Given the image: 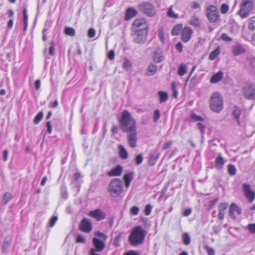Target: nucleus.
Masks as SVG:
<instances>
[{"label":"nucleus","instance_id":"f257e3e1","mask_svg":"<svg viewBox=\"0 0 255 255\" xmlns=\"http://www.w3.org/2000/svg\"><path fill=\"white\" fill-rule=\"evenodd\" d=\"M119 122L121 128L124 132L136 129L135 121L127 110L123 111L121 117L119 118Z\"/></svg>","mask_w":255,"mask_h":255},{"label":"nucleus","instance_id":"f03ea898","mask_svg":"<svg viewBox=\"0 0 255 255\" xmlns=\"http://www.w3.org/2000/svg\"><path fill=\"white\" fill-rule=\"evenodd\" d=\"M146 235V231L142 229L141 226L135 227L131 232L128 241L132 246H138L141 244Z\"/></svg>","mask_w":255,"mask_h":255},{"label":"nucleus","instance_id":"7ed1b4c3","mask_svg":"<svg viewBox=\"0 0 255 255\" xmlns=\"http://www.w3.org/2000/svg\"><path fill=\"white\" fill-rule=\"evenodd\" d=\"M210 107L215 113H220L223 109V99L221 94L214 92L210 97Z\"/></svg>","mask_w":255,"mask_h":255},{"label":"nucleus","instance_id":"20e7f679","mask_svg":"<svg viewBox=\"0 0 255 255\" xmlns=\"http://www.w3.org/2000/svg\"><path fill=\"white\" fill-rule=\"evenodd\" d=\"M123 190V182L120 179H113L109 185L108 191L112 197H118L122 194Z\"/></svg>","mask_w":255,"mask_h":255},{"label":"nucleus","instance_id":"39448f33","mask_svg":"<svg viewBox=\"0 0 255 255\" xmlns=\"http://www.w3.org/2000/svg\"><path fill=\"white\" fill-rule=\"evenodd\" d=\"M253 7V0H243L240 4V8L237 13L242 18H246L249 16Z\"/></svg>","mask_w":255,"mask_h":255},{"label":"nucleus","instance_id":"423d86ee","mask_svg":"<svg viewBox=\"0 0 255 255\" xmlns=\"http://www.w3.org/2000/svg\"><path fill=\"white\" fill-rule=\"evenodd\" d=\"M138 9L145 15L153 17L156 14V10L153 4L148 1H142L138 4Z\"/></svg>","mask_w":255,"mask_h":255},{"label":"nucleus","instance_id":"0eeeda50","mask_svg":"<svg viewBox=\"0 0 255 255\" xmlns=\"http://www.w3.org/2000/svg\"><path fill=\"white\" fill-rule=\"evenodd\" d=\"M207 17L211 22H216L219 19V14L217 8L213 5H209L206 9Z\"/></svg>","mask_w":255,"mask_h":255},{"label":"nucleus","instance_id":"6e6552de","mask_svg":"<svg viewBox=\"0 0 255 255\" xmlns=\"http://www.w3.org/2000/svg\"><path fill=\"white\" fill-rule=\"evenodd\" d=\"M134 31H145L148 32V24L144 18L137 19L133 24Z\"/></svg>","mask_w":255,"mask_h":255},{"label":"nucleus","instance_id":"1a4fd4ad","mask_svg":"<svg viewBox=\"0 0 255 255\" xmlns=\"http://www.w3.org/2000/svg\"><path fill=\"white\" fill-rule=\"evenodd\" d=\"M243 94L248 99H255V86L251 84H247L243 88Z\"/></svg>","mask_w":255,"mask_h":255},{"label":"nucleus","instance_id":"9d476101","mask_svg":"<svg viewBox=\"0 0 255 255\" xmlns=\"http://www.w3.org/2000/svg\"><path fill=\"white\" fill-rule=\"evenodd\" d=\"M147 32L145 31H134L133 39L138 44H143L146 41Z\"/></svg>","mask_w":255,"mask_h":255},{"label":"nucleus","instance_id":"9b49d317","mask_svg":"<svg viewBox=\"0 0 255 255\" xmlns=\"http://www.w3.org/2000/svg\"><path fill=\"white\" fill-rule=\"evenodd\" d=\"M80 230L85 233H89L93 229L91 222L87 218H84L79 224Z\"/></svg>","mask_w":255,"mask_h":255},{"label":"nucleus","instance_id":"f8f14e48","mask_svg":"<svg viewBox=\"0 0 255 255\" xmlns=\"http://www.w3.org/2000/svg\"><path fill=\"white\" fill-rule=\"evenodd\" d=\"M242 187L246 198L250 203L253 202L255 198V193L251 190L250 186L247 183H244Z\"/></svg>","mask_w":255,"mask_h":255},{"label":"nucleus","instance_id":"ddd939ff","mask_svg":"<svg viewBox=\"0 0 255 255\" xmlns=\"http://www.w3.org/2000/svg\"><path fill=\"white\" fill-rule=\"evenodd\" d=\"M127 132L128 133L127 138L129 145L132 148L135 147L136 145L137 140L136 129L133 130V131H129Z\"/></svg>","mask_w":255,"mask_h":255},{"label":"nucleus","instance_id":"4468645a","mask_svg":"<svg viewBox=\"0 0 255 255\" xmlns=\"http://www.w3.org/2000/svg\"><path fill=\"white\" fill-rule=\"evenodd\" d=\"M89 215L96 219L97 221H101L103 220L106 217L105 213L99 209L90 211L89 212Z\"/></svg>","mask_w":255,"mask_h":255},{"label":"nucleus","instance_id":"2eb2a0df","mask_svg":"<svg viewBox=\"0 0 255 255\" xmlns=\"http://www.w3.org/2000/svg\"><path fill=\"white\" fill-rule=\"evenodd\" d=\"M241 214V209L235 203H232L229 208V214L231 218L235 219L237 215Z\"/></svg>","mask_w":255,"mask_h":255},{"label":"nucleus","instance_id":"dca6fc26","mask_svg":"<svg viewBox=\"0 0 255 255\" xmlns=\"http://www.w3.org/2000/svg\"><path fill=\"white\" fill-rule=\"evenodd\" d=\"M93 243L95 247V250L96 252H101L105 248V241H101L97 238L93 239Z\"/></svg>","mask_w":255,"mask_h":255},{"label":"nucleus","instance_id":"f3484780","mask_svg":"<svg viewBox=\"0 0 255 255\" xmlns=\"http://www.w3.org/2000/svg\"><path fill=\"white\" fill-rule=\"evenodd\" d=\"M193 33L192 30L189 27H185L182 32V40L184 42H187L190 39Z\"/></svg>","mask_w":255,"mask_h":255},{"label":"nucleus","instance_id":"a211bd4d","mask_svg":"<svg viewBox=\"0 0 255 255\" xmlns=\"http://www.w3.org/2000/svg\"><path fill=\"white\" fill-rule=\"evenodd\" d=\"M152 59L155 63H158L164 61L165 57L163 55V52L161 50H157L153 53Z\"/></svg>","mask_w":255,"mask_h":255},{"label":"nucleus","instance_id":"6ab92c4d","mask_svg":"<svg viewBox=\"0 0 255 255\" xmlns=\"http://www.w3.org/2000/svg\"><path fill=\"white\" fill-rule=\"evenodd\" d=\"M228 204L226 202L221 203L218 207V219L220 220H223L224 218L225 211L227 209Z\"/></svg>","mask_w":255,"mask_h":255},{"label":"nucleus","instance_id":"aec40b11","mask_svg":"<svg viewBox=\"0 0 255 255\" xmlns=\"http://www.w3.org/2000/svg\"><path fill=\"white\" fill-rule=\"evenodd\" d=\"M123 172V167L120 165H118L115 168H112L108 173L109 176H119L122 174Z\"/></svg>","mask_w":255,"mask_h":255},{"label":"nucleus","instance_id":"412c9836","mask_svg":"<svg viewBox=\"0 0 255 255\" xmlns=\"http://www.w3.org/2000/svg\"><path fill=\"white\" fill-rule=\"evenodd\" d=\"M224 77V73L222 71H219L217 73L213 75L211 77L210 82L212 84H216L220 82Z\"/></svg>","mask_w":255,"mask_h":255},{"label":"nucleus","instance_id":"4be33fe9","mask_svg":"<svg viewBox=\"0 0 255 255\" xmlns=\"http://www.w3.org/2000/svg\"><path fill=\"white\" fill-rule=\"evenodd\" d=\"M245 52V49L241 44H236L233 47V53L235 56L241 55L244 53Z\"/></svg>","mask_w":255,"mask_h":255},{"label":"nucleus","instance_id":"5701e85b","mask_svg":"<svg viewBox=\"0 0 255 255\" xmlns=\"http://www.w3.org/2000/svg\"><path fill=\"white\" fill-rule=\"evenodd\" d=\"M12 241V238L10 236L6 237L3 243L2 246V253H6L10 246Z\"/></svg>","mask_w":255,"mask_h":255},{"label":"nucleus","instance_id":"b1692460","mask_svg":"<svg viewBox=\"0 0 255 255\" xmlns=\"http://www.w3.org/2000/svg\"><path fill=\"white\" fill-rule=\"evenodd\" d=\"M118 149L120 156L122 159H126L128 158V152L123 145H119Z\"/></svg>","mask_w":255,"mask_h":255},{"label":"nucleus","instance_id":"393cba45","mask_svg":"<svg viewBox=\"0 0 255 255\" xmlns=\"http://www.w3.org/2000/svg\"><path fill=\"white\" fill-rule=\"evenodd\" d=\"M215 167L218 169H221L225 163L224 158L219 154L215 159Z\"/></svg>","mask_w":255,"mask_h":255},{"label":"nucleus","instance_id":"a878e982","mask_svg":"<svg viewBox=\"0 0 255 255\" xmlns=\"http://www.w3.org/2000/svg\"><path fill=\"white\" fill-rule=\"evenodd\" d=\"M133 178V173L129 172L126 174L124 176V180L125 182V185L127 188H128L130 184V182Z\"/></svg>","mask_w":255,"mask_h":255},{"label":"nucleus","instance_id":"bb28decb","mask_svg":"<svg viewBox=\"0 0 255 255\" xmlns=\"http://www.w3.org/2000/svg\"><path fill=\"white\" fill-rule=\"evenodd\" d=\"M240 114L241 110L237 107H234V109L232 111V115L234 117L235 119L239 125L240 124L239 119Z\"/></svg>","mask_w":255,"mask_h":255},{"label":"nucleus","instance_id":"cd10ccee","mask_svg":"<svg viewBox=\"0 0 255 255\" xmlns=\"http://www.w3.org/2000/svg\"><path fill=\"white\" fill-rule=\"evenodd\" d=\"M157 66L154 64H150L147 68V75L152 76L154 75L157 71Z\"/></svg>","mask_w":255,"mask_h":255},{"label":"nucleus","instance_id":"c85d7f7f","mask_svg":"<svg viewBox=\"0 0 255 255\" xmlns=\"http://www.w3.org/2000/svg\"><path fill=\"white\" fill-rule=\"evenodd\" d=\"M12 194L9 192H6L3 196L1 204L5 205L12 199Z\"/></svg>","mask_w":255,"mask_h":255},{"label":"nucleus","instance_id":"c756f323","mask_svg":"<svg viewBox=\"0 0 255 255\" xmlns=\"http://www.w3.org/2000/svg\"><path fill=\"white\" fill-rule=\"evenodd\" d=\"M136 14V11L132 8H129L127 10L126 17L127 19H129Z\"/></svg>","mask_w":255,"mask_h":255},{"label":"nucleus","instance_id":"7c9ffc66","mask_svg":"<svg viewBox=\"0 0 255 255\" xmlns=\"http://www.w3.org/2000/svg\"><path fill=\"white\" fill-rule=\"evenodd\" d=\"M220 48L219 46H218L217 48L214 51H213L209 56V59L210 60H215L220 54Z\"/></svg>","mask_w":255,"mask_h":255},{"label":"nucleus","instance_id":"2f4dec72","mask_svg":"<svg viewBox=\"0 0 255 255\" xmlns=\"http://www.w3.org/2000/svg\"><path fill=\"white\" fill-rule=\"evenodd\" d=\"M187 67L185 64H181L178 69V74L180 76H183L186 73Z\"/></svg>","mask_w":255,"mask_h":255},{"label":"nucleus","instance_id":"473e14b6","mask_svg":"<svg viewBox=\"0 0 255 255\" xmlns=\"http://www.w3.org/2000/svg\"><path fill=\"white\" fill-rule=\"evenodd\" d=\"M158 95L159 96L160 103H163L166 101L168 98L167 93L165 92L159 91L158 92Z\"/></svg>","mask_w":255,"mask_h":255},{"label":"nucleus","instance_id":"72a5a7b5","mask_svg":"<svg viewBox=\"0 0 255 255\" xmlns=\"http://www.w3.org/2000/svg\"><path fill=\"white\" fill-rule=\"evenodd\" d=\"M132 66L131 62L127 58H125L123 63V67L127 71H129Z\"/></svg>","mask_w":255,"mask_h":255},{"label":"nucleus","instance_id":"f704fd0d","mask_svg":"<svg viewBox=\"0 0 255 255\" xmlns=\"http://www.w3.org/2000/svg\"><path fill=\"white\" fill-rule=\"evenodd\" d=\"M94 235L95 236V238H97L101 241H106L107 239V237L106 235L99 231L95 232Z\"/></svg>","mask_w":255,"mask_h":255},{"label":"nucleus","instance_id":"c9c22d12","mask_svg":"<svg viewBox=\"0 0 255 255\" xmlns=\"http://www.w3.org/2000/svg\"><path fill=\"white\" fill-rule=\"evenodd\" d=\"M190 23L194 26H197L200 25L199 19L196 16H193L190 20Z\"/></svg>","mask_w":255,"mask_h":255},{"label":"nucleus","instance_id":"e433bc0d","mask_svg":"<svg viewBox=\"0 0 255 255\" xmlns=\"http://www.w3.org/2000/svg\"><path fill=\"white\" fill-rule=\"evenodd\" d=\"M43 117V113L41 111L39 112L35 117L33 122L35 124H38L41 120L42 119Z\"/></svg>","mask_w":255,"mask_h":255},{"label":"nucleus","instance_id":"4c0bfd02","mask_svg":"<svg viewBox=\"0 0 255 255\" xmlns=\"http://www.w3.org/2000/svg\"><path fill=\"white\" fill-rule=\"evenodd\" d=\"M65 33L70 36H74L75 34V31L74 28L67 27L65 28Z\"/></svg>","mask_w":255,"mask_h":255},{"label":"nucleus","instance_id":"58836bf2","mask_svg":"<svg viewBox=\"0 0 255 255\" xmlns=\"http://www.w3.org/2000/svg\"><path fill=\"white\" fill-rule=\"evenodd\" d=\"M158 37L161 42L163 44L165 42L164 33L162 28H160L158 30Z\"/></svg>","mask_w":255,"mask_h":255},{"label":"nucleus","instance_id":"ea45409f","mask_svg":"<svg viewBox=\"0 0 255 255\" xmlns=\"http://www.w3.org/2000/svg\"><path fill=\"white\" fill-rule=\"evenodd\" d=\"M229 174L231 175H235L236 173V168L232 164H229L228 167Z\"/></svg>","mask_w":255,"mask_h":255},{"label":"nucleus","instance_id":"a19ab883","mask_svg":"<svg viewBox=\"0 0 255 255\" xmlns=\"http://www.w3.org/2000/svg\"><path fill=\"white\" fill-rule=\"evenodd\" d=\"M182 240L184 244L185 245H188L191 241L190 236L187 233H184L182 235Z\"/></svg>","mask_w":255,"mask_h":255},{"label":"nucleus","instance_id":"79ce46f5","mask_svg":"<svg viewBox=\"0 0 255 255\" xmlns=\"http://www.w3.org/2000/svg\"><path fill=\"white\" fill-rule=\"evenodd\" d=\"M182 26L178 24L175 25L172 30V34L173 35H177L181 29Z\"/></svg>","mask_w":255,"mask_h":255},{"label":"nucleus","instance_id":"37998d69","mask_svg":"<svg viewBox=\"0 0 255 255\" xmlns=\"http://www.w3.org/2000/svg\"><path fill=\"white\" fill-rule=\"evenodd\" d=\"M190 120L192 122H197L199 121H202V118L201 117L197 116L194 113H192L190 115Z\"/></svg>","mask_w":255,"mask_h":255},{"label":"nucleus","instance_id":"c03bdc74","mask_svg":"<svg viewBox=\"0 0 255 255\" xmlns=\"http://www.w3.org/2000/svg\"><path fill=\"white\" fill-rule=\"evenodd\" d=\"M139 208L136 206H133L130 209V213L132 215H137L139 213Z\"/></svg>","mask_w":255,"mask_h":255},{"label":"nucleus","instance_id":"a18cd8bd","mask_svg":"<svg viewBox=\"0 0 255 255\" xmlns=\"http://www.w3.org/2000/svg\"><path fill=\"white\" fill-rule=\"evenodd\" d=\"M58 220V217L57 216H53L50 219L49 222V226L50 227H52L54 226L55 224Z\"/></svg>","mask_w":255,"mask_h":255},{"label":"nucleus","instance_id":"49530a36","mask_svg":"<svg viewBox=\"0 0 255 255\" xmlns=\"http://www.w3.org/2000/svg\"><path fill=\"white\" fill-rule=\"evenodd\" d=\"M167 15L169 16L170 17L172 18H177L178 15L174 13V11L172 10V6H171L167 12Z\"/></svg>","mask_w":255,"mask_h":255},{"label":"nucleus","instance_id":"de8ad7c7","mask_svg":"<svg viewBox=\"0 0 255 255\" xmlns=\"http://www.w3.org/2000/svg\"><path fill=\"white\" fill-rule=\"evenodd\" d=\"M96 30L94 28H90L88 32V36L90 38H93L96 35Z\"/></svg>","mask_w":255,"mask_h":255},{"label":"nucleus","instance_id":"09e8293b","mask_svg":"<svg viewBox=\"0 0 255 255\" xmlns=\"http://www.w3.org/2000/svg\"><path fill=\"white\" fill-rule=\"evenodd\" d=\"M229 6L227 4H223L221 7V12L223 14H225L229 10Z\"/></svg>","mask_w":255,"mask_h":255},{"label":"nucleus","instance_id":"8fccbe9b","mask_svg":"<svg viewBox=\"0 0 255 255\" xmlns=\"http://www.w3.org/2000/svg\"><path fill=\"white\" fill-rule=\"evenodd\" d=\"M160 116V112L158 110H156L154 112L153 120L154 122H157Z\"/></svg>","mask_w":255,"mask_h":255},{"label":"nucleus","instance_id":"3c124183","mask_svg":"<svg viewBox=\"0 0 255 255\" xmlns=\"http://www.w3.org/2000/svg\"><path fill=\"white\" fill-rule=\"evenodd\" d=\"M135 163L137 165H139L141 164L143 161V157L141 154H138L137 155L136 157L135 158Z\"/></svg>","mask_w":255,"mask_h":255},{"label":"nucleus","instance_id":"603ef678","mask_svg":"<svg viewBox=\"0 0 255 255\" xmlns=\"http://www.w3.org/2000/svg\"><path fill=\"white\" fill-rule=\"evenodd\" d=\"M151 210H152V206L148 204V205H146V206L145 207V209H144L145 214L146 216L149 215L151 214Z\"/></svg>","mask_w":255,"mask_h":255},{"label":"nucleus","instance_id":"864d4df0","mask_svg":"<svg viewBox=\"0 0 255 255\" xmlns=\"http://www.w3.org/2000/svg\"><path fill=\"white\" fill-rule=\"evenodd\" d=\"M49 53L50 55H54L55 54V44L53 41L50 43Z\"/></svg>","mask_w":255,"mask_h":255},{"label":"nucleus","instance_id":"5fc2aeb1","mask_svg":"<svg viewBox=\"0 0 255 255\" xmlns=\"http://www.w3.org/2000/svg\"><path fill=\"white\" fill-rule=\"evenodd\" d=\"M247 227L251 234H255V224H250Z\"/></svg>","mask_w":255,"mask_h":255},{"label":"nucleus","instance_id":"6e6d98bb","mask_svg":"<svg viewBox=\"0 0 255 255\" xmlns=\"http://www.w3.org/2000/svg\"><path fill=\"white\" fill-rule=\"evenodd\" d=\"M76 242L78 243H85V239L83 236L78 235L76 237Z\"/></svg>","mask_w":255,"mask_h":255},{"label":"nucleus","instance_id":"4d7b16f0","mask_svg":"<svg viewBox=\"0 0 255 255\" xmlns=\"http://www.w3.org/2000/svg\"><path fill=\"white\" fill-rule=\"evenodd\" d=\"M221 38L223 40L226 41H231L232 38L230 37L226 33H222L221 35Z\"/></svg>","mask_w":255,"mask_h":255},{"label":"nucleus","instance_id":"13d9d810","mask_svg":"<svg viewBox=\"0 0 255 255\" xmlns=\"http://www.w3.org/2000/svg\"><path fill=\"white\" fill-rule=\"evenodd\" d=\"M172 97L173 98H176L178 95V92L176 90L175 85L174 83L172 84Z\"/></svg>","mask_w":255,"mask_h":255},{"label":"nucleus","instance_id":"bf43d9fd","mask_svg":"<svg viewBox=\"0 0 255 255\" xmlns=\"http://www.w3.org/2000/svg\"><path fill=\"white\" fill-rule=\"evenodd\" d=\"M172 143V142L171 140H168V141H166L163 145L162 149L164 150H165V149L169 148L170 147V146L171 145Z\"/></svg>","mask_w":255,"mask_h":255},{"label":"nucleus","instance_id":"052dcab7","mask_svg":"<svg viewBox=\"0 0 255 255\" xmlns=\"http://www.w3.org/2000/svg\"><path fill=\"white\" fill-rule=\"evenodd\" d=\"M197 127L200 129L202 134H203L205 132V126L202 124L198 123L197 124Z\"/></svg>","mask_w":255,"mask_h":255},{"label":"nucleus","instance_id":"680f3d73","mask_svg":"<svg viewBox=\"0 0 255 255\" xmlns=\"http://www.w3.org/2000/svg\"><path fill=\"white\" fill-rule=\"evenodd\" d=\"M23 22H28V15L27 13V9L24 8L23 10Z\"/></svg>","mask_w":255,"mask_h":255},{"label":"nucleus","instance_id":"e2e57ef3","mask_svg":"<svg viewBox=\"0 0 255 255\" xmlns=\"http://www.w3.org/2000/svg\"><path fill=\"white\" fill-rule=\"evenodd\" d=\"M254 20H250L249 23L248 28L250 30L254 31L255 30V25Z\"/></svg>","mask_w":255,"mask_h":255},{"label":"nucleus","instance_id":"0e129e2a","mask_svg":"<svg viewBox=\"0 0 255 255\" xmlns=\"http://www.w3.org/2000/svg\"><path fill=\"white\" fill-rule=\"evenodd\" d=\"M108 57L110 60H113L115 58V51L111 50L108 54Z\"/></svg>","mask_w":255,"mask_h":255},{"label":"nucleus","instance_id":"69168bd1","mask_svg":"<svg viewBox=\"0 0 255 255\" xmlns=\"http://www.w3.org/2000/svg\"><path fill=\"white\" fill-rule=\"evenodd\" d=\"M206 249V250L208 254V255H214V254H215V252H214V250L210 248V247H206L205 248Z\"/></svg>","mask_w":255,"mask_h":255},{"label":"nucleus","instance_id":"338daca9","mask_svg":"<svg viewBox=\"0 0 255 255\" xmlns=\"http://www.w3.org/2000/svg\"><path fill=\"white\" fill-rule=\"evenodd\" d=\"M176 49L179 52L182 51L183 46L181 42H178L175 46Z\"/></svg>","mask_w":255,"mask_h":255},{"label":"nucleus","instance_id":"774afa93","mask_svg":"<svg viewBox=\"0 0 255 255\" xmlns=\"http://www.w3.org/2000/svg\"><path fill=\"white\" fill-rule=\"evenodd\" d=\"M192 209L191 208H188L185 209L183 212V216L187 217L191 214Z\"/></svg>","mask_w":255,"mask_h":255}]
</instances>
